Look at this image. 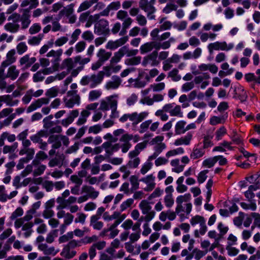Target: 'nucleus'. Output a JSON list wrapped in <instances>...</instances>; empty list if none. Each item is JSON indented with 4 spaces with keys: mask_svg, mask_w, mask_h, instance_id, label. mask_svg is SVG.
Listing matches in <instances>:
<instances>
[{
    "mask_svg": "<svg viewBox=\"0 0 260 260\" xmlns=\"http://www.w3.org/2000/svg\"><path fill=\"white\" fill-rule=\"evenodd\" d=\"M190 223L192 226L199 224L200 228L194 231V236L198 238L201 235H204L207 231V226L206 224L205 218L200 215L193 216L190 220Z\"/></svg>",
    "mask_w": 260,
    "mask_h": 260,
    "instance_id": "obj_3",
    "label": "nucleus"
},
{
    "mask_svg": "<svg viewBox=\"0 0 260 260\" xmlns=\"http://www.w3.org/2000/svg\"><path fill=\"white\" fill-rule=\"evenodd\" d=\"M37 59L35 57H30L29 54H25L20 58L19 63L22 70H25L30 68Z\"/></svg>",
    "mask_w": 260,
    "mask_h": 260,
    "instance_id": "obj_12",
    "label": "nucleus"
},
{
    "mask_svg": "<svg viewBox=\"0 0 260 260\" xmlns=\"http://www.w3.org/2000/svg\"><path fill=\"white\" fill-rule=\"evenodd\" d=\"M155 42H147L142 46L140 48V52L142 54L146 53L151 51L154 48H155Z\"/></svg>",
    "mask_w": 260,
    "mask_h": 260,
    "instance_id": "obj_42",
    "label": "nucleus"
},
{
    "mask_svg": "<svg viewBox=\"0 0 260 260\" xmlns=\"http://www.w3.org/2000/svg\"><path fill=\"white\" fill-rule=\"evenodd\" d=\"M164 203L167 208H171L173 206L174 200L172 194H168L164 197Z\"/></svg>",
    "mask_w": 260,
    "mask_h": 260,
    "instance_id": "obj_63",
    "label": "nucleus"
},
{
    "mask_svg": "<svg viewBox=\"0 0 260 260\" xmlns=\"http://www.w3.org/2000/svg\"><path fill=\"white\" fill-rule=\"evenodd\" d=\"M78 115L79 111L78 110H72L71 111L67 118L61 120V124L64 127H67L69 124H71L73 122L74 119Z\"/></svg>",
    "mask_w": 260,
    "mask_h": 260,
    "instance_id": "obj_26",
    "label": "nucleus"
},
{
    "mask_svg": "<svg viewBox=\"0 0 260 260\" xmlns=\"http://www.w3.org/2000/svg\"><path fill=\"white\" fill-rule=\"evenodd\" d=\"M222 28L223 25L221 23L213 25L211 22L205 24L203 27V29L205 31H209L212 29L214 32L219 31L222 29Z\"/></svg>",
    "mask_w": 260,
    "mask_h": 260,
    "instance_id": "obj_40",
    "label": "nucleus"
},
{
    "mask_svg": "<svg viewBox=\"0 0 260 260\" xmlns=\"http://www.w3.org/2000/svg\"><path fill=\"white\" fill-rule=\"evenodd\" d=\"M128 155L129 160L127 162V165L132 168H137L141 162V159L138 157V155L130 151Z\"/></svg>",
    "mask_w": 260,
    "mask_h": 260,
    "instance_id": "obj_23",
    "label": "nucleus"
},
{
    "mask_svg": "<svg viewBox=\"0 0 260 260\" xmlns=\"http://www.w3.org/2000/svg\"><path fill=\"white\" fill-rule=\"evenodd\" d=\"M165 87L166 84L164 82H158L150 85V89H152V91L154 92H160L163 90Z\"/></svg>",
    "mask_w": 260,
    "mask_h": 260,
    "instance_id": "obj_54",
    "label": "nucleus"
},
{
    "mask_svg": "<svg viewBox=\"0 0 260 260\" xmlns=\"http://www.w3.org/2000/svg\"><path fill=\"white\" fill-rule=\"evenodd\" d=\"M48 135L47 132L42 129L38 132L36 134L31 136L30 139L34 143L39 144L43 141L42 138L43 137H47Z\"/></svg>",
    "mask_w": 260,
    "mask_h": 260,
    "instance_id": "obj_27",
    "label": "nucleus"
},
{
    "mask_svg": "<svg viewBox=\"0 0 260 260\" xmlns=\"http://www.w3.org/2000/svg\"><path fill=\"white\" fill-rule=\"evenodd\" d=\"M38 248L43 251L46 255H55L58 251V250H55L54 247H48L45 244H41L38 246Z\"/></svg>",
    "mask_w": 260,
    "mask_h": 260,
    "instance_id": "obj_32",
    "label": "nucleus"
},
{
    "mask_svg": "<svg viewBox=\"0 0 260 260\" xmlns=\"http://www.w3.org/2000/svg\"><path fill=\"white\" fill-rule=\"evenodd\" d=\"M171 165L173 167L172 171L177 173L182 172L184 168V165L180 164L179 159H174L171 160Z\"/></svg>",
    "mask_w": 260,
    "mask_h": 260,
    "instance_id": "obj_41",
    "label": "nucleus"
},
{
    "mask_svg": "<svg viewBox=\"0 0 260 260\" xmlns=\"http://www.w3.org/2000/svg\"><path fill=\"white\" fill-rule=\"evenodd\" d=\"M53 116L50 115L44 118L43 120V127L46 129H50L54 125L53 121H51Z\"/></svg>",
    "mask_w": 260,
    "mask_h": 260,
    "instance_id": "obj_50",
    "label": "nucleus"
},
{
    "mask_svg": "<svg viewBox=\"0 0 260 260\" xmlns=\"http://www.w3.org/2000/svg\"><path fill=\"white\" fill-rule=\"evenodd\" d=\"M124 50L125 47H122L118 51L115 52L114 55L111 58L110 63L113 65L119 62L124 55Z\"/></svg>",
    "mask_w": 260,
    "mask_h": 260,
    "instance_id": "obj_31",
    "label": "nucleus"
},
{
    "mask_svg": "<svg viewBox=\"0 0 260 260\" xmlns=\"http://www.w3.org/2000/svg\"><path fill=\"white\" fill-rule=\"evenodd\" d=\"M117 98V95H113L106 98L107 102L108 103L109 107H110L111 110L117 109L118 104Z\"/></svg>",
    "mask_w": 260,
    "mask_h": 260,
    "instance_id": "obj_48",
    "label": "nucleus"
},
{
    "mask_svg": "<svg viewBox=\"0 0 260 260\" xmlns=\"http://www.w3.org/2000/svg\"><path fill=\"white\" fill-rule=\"evenodd\" d=\"M19 75V70L17 69L15 65H10L7 70L6 77L10 78L11 80H15Z\"/></svg>",
    "mask_w": 260,
    "mask_h": 260,
    "instance_id": "obj_29",
    "label": "nucleus"
},
{
    "mask_svg": "<svg viewBox=\"0 0 260 260\" xmlns=\"http://www.w3.org/2000/svg\"><path fill=\"white\" fill-rule=\"evenodd\" d=\"M90 112L86 110H83L81 112L80 117L78 118L76 124L78 125H81L84 124L87 121V118L90 115Z\"/></svg>",
    "mask_w": 260,
    "mask_h": 260,
    "instance_id": "obj_46",
    "label": "nucleus"
},
{
    "mask_svg": "<svg viewBox=\"0 0 260 260\" xmlns=\"http://www.w3.org/2000/svg\"><path fill=\"white\" fill-rule=\"evenodd\" d=\"M128 40V36H124L115 41H109L106 45L108 49L114 50L124 45Z\"/></svg>",
    "mask_w": 260,
    "mask_h": 260,
    "instance_id": "obj_17",
    "label": "nucleus"
},
{
    "mask_svg": "<svg viewBox=\"0 0 260 260\" xmlns=\"http://www.w3.org/2000/svg\"><path fill=\"white\" fill-rule=\"evenodd\" d=\"M205 153V151L203 148L195 147L190 153V157L194 160L203 157Z\"/></svg>",
    "mask_w": 260,
    "mask_h": 260,
    "instance_id": "obj_39",
    "label": "nucleus"
},
{
    "mask_svg": "<svg viewBox=\"0 0 260 260\" xmlns=\"http://www.w3.org/2000/svg\"><path fill=\"white\" fill-rule=\"evenodd\" d=\"M140 8L147 14V17L150 20L155 19V16L154 15L156 12V9L154 6L148 3V1L145 2H139Z\"/></svg>",
    "mask_w": 260,
    "mask_h": 260,
    "instance_id": "obj_10",
    "label": "nucleus"
},
{
    "mask_svg": "<svg viewBox=\"0 0 260 260\" xmlns=\"http://www.w3.org/2000/svg\"><path fill=\"white\" fill-rule=\"evenodd\" d=\"M158 52L157 51H154L151 53L145 56L142 62L143 67L150 66L151 67H156L159 64V61L157 59Z\"/></svg>",
    "mask_w": 260,
    "mask_h": 260,
    "instance_id": "obj_8",
    "label": "nucleus"
},
{
    "mask_svg": "<svg viewBox=\"0 0 260 260\" xmlns=\"http://www.w3.org/2000/svg\"><path fill=\"white\" fill-rule=\"evenodd\" d=\"M34 224L31 222H27L24 224L22 228V230L24 231L23 235L25 238L29 237L32 232L31 229Z\"/></svg>",
    "mask_w": 260,
    "mask_h": 260,
    "instance_id": "obj_47",
    "label": "nucleus"
},
{
    "mask_svg": "<svg viewBox=\"0 0 260 260\" xmlns=\"http://www.w3.org/2000/svg\"><path fill=\"white\" fill-rule=\"evenodd\" d=\"M126 215L125 214H122L118 211L114 212L112 215H109L108 212H105L103 216V219L107 221L115 220L114 222L110 226L109 230L115 229L126 218Z\"/></svg>",
    "mask_w": 260,
    "mask_h": 260,
    "instance_id": "obj_4",
    "label": "nucleus"
},
{
    "mask_svg": "<svg viewBox=\"0 0 260 260\" xmlns=\"http://www.w3.org/2000/svg\"><path fill=\"white\" fill-rule=\"evenodd\" d=\"M63 51L61 49L57 50H51L46 54L47 57H53L54 59L52 60V66L49 68H46L43 69L42 73L45 75L51 74L58 70L59 62L61 60V56L62 54Z\"/></svg>",
    "mask_w": 260,
    "mask_h": 260,
    "instance_id": "obj_2",
    "label": "nucleus"
},
{
    "mask_svg": "<svg viewBox=\"0 0 260 260\" xmlns=\"http://www.w3.org/2000/svg\"><path fill=\"white\" fill-rule=\"evenodd\" d=\"M81 193H85L88 199L94 200L96 199L100 192L93 186L89 185H84L81 188Z\"/></svg>",
    "mask_w": 260,
    "mask_h": 260,
    "instance_id": "obj_13",
    "label": "nucleus"
},
{
    "mask_svg": "<svg viewBox=\"0 0 260 260\" xmlns=\"http://www.w3.org/2000/svg\"><path fill=\"white\" fill-rule=\"evenodd\" d=\"M160 31V30L159 28H156L153 29L150 32V36L151 37L153 41H154L155 42H162L170 38L171 36V33L170 32H165L161 35H159Z\"/></svg>",
    "mask_w": 260,
    "mask_h": 260,
    "instance_id": "obj_14",
    "label": "nucleus"
},
{
    "mask_svg": "<svg viewBox=\"0 0 260 260\" xmlns=\"http://www.w3.org/2000/svg\"><path fill=\"white\" fill-rule=\"evenodd\" d=\"M227 116L224 115L222 117L213 116L210 118V123L212 125H215L219 123H223L225 122Z\"/></svg>",
    "mask_w": 260,
    "mask_h": 260,
    "instance_id": "obj_53",
    "label": "nucleus"
},
{
    "mask_svg": "<svg viewBox=\"0 0 260 260\" xmlns=\"http://www.w3.org/2000/svg\"><path fill=\"white\" fill-rule=\"evenodd\" d=\"M48 142L52 144V148L58 149L60 147L61 144L60 139V135H51L49 136Z\"/></svg>",
    "mask_w": 260,
    "mask_h": 260,
    "instance_id": "obj_35",
    "label": "nucleus"
},
{
    "mask_svg": "<svg viewBox=\"0 0 260 260\" xmlns=\"http://www.w3.org/2000/svg\"><path fill=\"white\" fill-rule=\"evenodd\" d=\"M139 207L142 213L145 215L144 216H141L139 221L140 223L143 220L145 221L143 225L142 235L146 237L151 233V229L149 227V222L154 218L156 213L155 211L152 210L150 203L146 200H142L139 205Z\"/></svg>",
    "mask_w": 260,
    "mask_h": 260,
    "instance_id": "obj_1",
    "label": "nucleus"
},
{
    "mask_svg": "<svg viewBox=\"0 0 260 260\" xmlns=\"http://www.w3.org/2000/svg\"><path fill=\"white\" fill-rule=\"evenodd\" d=\"M121 83V78L118 76L114 75L111 77V80L106 82L105 87L108 90L116 89L119 88Z\"/></svg>",
    "mask_w": 260,
    "mask_h": 260,
    "instance_id": "obj_16",
    "label": "nucleus"
},
{
    "mask_svg": "<svg viewBox=\"0 0 260 260\" xmlns=\"http://www.w3.org/2000/svg\"><path fill=\"white\" fill-rule=\"evenodd\" d=\"M0 101H3L7 106L10 107L17 105L19 103V100H13V97L9 94L0 96Z\"/></svg>",
    "mask_w": 260,
    "mask_h": 260,
    "instance_id": "obj_33",
    "label": "nucleus"
},
{
    "mask_svg": "<svg viewBox=\"0 0 260 260\" xmlns=\"http://www.w3.org/2000/svg\"><path fill=\"white\" fill-rule=\"evenodd\" d=\"M109 23L108 20L101 19L97 21L94 25V32L99 36H106L110 33L109 26Z\"/></svg>",
    "mask_w": 260,
    "mask_h": 260,
    "instance_id": "obj_5",
    "label": "nucleus"
},
{
    "mask_svg": "<svg viewBox=\"0 0 260 260\" xmlns=\"http://www.w3.org/2000/svg\"><path fill=\"white\" fill-rule=\"evenodd\" d=\"M148 112L146 111L142 112L140 113H138L137 112L133 113V124H137L141 122L148 116Z\"/></svg>",
    "mask_w": 260,
    "mask_h": 260,
    "instance_id": "obj_36",
    "label": "nucleus"
},
{
    "mask_svg": "<svg viewBox=\"0 0 260 260\" xmlns=\"http://www.w3.org/2000/svg\"><path fill=\"white\" fill-rule=\"evenodd\" d=\"M61 254L62 256L67 259H71L76 255V251L75 250H71L69 247H65L63 249Z\"/></svg>",
    "mask_w": 260,
    "mask_h": 260,
    "instance_id": "obj_49",
    "label": "nucleus"
},
{
    "mask_svg": "<svg viewBox=\"0 0 260 260\" xmlns=\"http://www.w3.org/2000/svg\"><path fill=\"white\" fill-rule=\"evenodd\" d=\"M74 67V62L72 58H68L63 59L61 64L59 63V70L66 69V71L69 73Z\"/></svg>",
    "mask_w": 260,
    "mask_h": 260,
    "instance_id": "obj_24",
    "label": "nucleus"
},
{
    "mask_svg": "<svg viewBox=\"0 0 260 260\" xmlns=\"http://www.w3.org/2000/svg\"><path fill=\"white\" fill-rule=\"evenodd\" d=\"M133 23V19L130 18L127 20L122 21V28L119 34V36H124L127 32V29L130 27Z\"/></svg>",
    "mask_w": 260,
    "mask_h": 260,
    "instance_id": "obj_45",
    "label": "nucleus"
},
{
    "mask_svg": "<svg viewBox=\"0 0 260 260\" xmlns=\"http://www.w3.org/2000/svg\"><path fill=\"white\" fill-rule=\"evenodd\" d=\"M90 77L91 87L93 88L101 83L104 78V74L102 72H99L96 75H92Z\"/></svg>",
    "mask_w": 260,
    "mask_h": 260,
    "instance_id": "obj_34",
    "label": "nucleus"
},
{
    "mask_svg": "<svg viewBox=\"0 0 260 260\" xmlns=\"http://www.w3.org/2000/svg\"><path fill=\"white\" fill-rule=\"evenodd\" d=\"M141 223L139 220L136 223H134L132 220L128 219L125 220L121 225L122 228H123L125 231H128L130 229H132L133 231H137L140 230Z\"/></svg>",
    "mask_w": 260,
    "mask_h": 260,
    "instance_id": "obj_22",
    "label": "nucleus"
},
{
    "mask_svg": "<svg viewBox=\"0 0 260 260\" xmlns=\"http://www.w3.org/2000/svg\"><path fill=\"white\" fill-rule=\"evenodd\" d=\"M49 98H42L38 99L35 102L32 103L27 109V112L30 113L36 110L37 109L41 107L44 105H47L49 103Z\"/></svg>",
    "mask_w": 260,
    "mask_h": 260,
    "instance_id": "obj_19",
    "label": "nucleus"
},
{
    "mask_svg": "<svg viewBox=\"0 0 260 260\" xmlns=\"http://www.w3.org/2000/svg\"><path fill=\"white\" fill-rule=\"evenodd\" d=\"M234 44L233 43H227L223 42H215L208 44L207 48L210 53H212L214 50H224L229 51L234 48Z\"/></svg>",
    "mask_w": 260,
    "mask_h": 260,
    "instance_id": "obj_7",
    "label": "nucleus"
},
{
    "mask_svg": "<svg viewBox=\"0 0 260 260\" xmlns=\"http://www.w3.org/2000/svg\"><path fill=\"white\" fill-rule=\"evenodd\" d=\"M30 18L29 10L28 9H24L20 20L21 23V28L22 29H25L29 26L31 23Z\"/></svg>",
    "mask_w": 260,
    "mask_h": 260,
    "instance_id": "obj_21",
    "label": "nucleus"
},
{
    "mask_svg": "<svg viewBox=\"0 0 260 260\" xmlns=\"http://www.w3.org/2000/svg\"><path fill=\"white\" fill-rule=\"evenodd\" d=\"M81 33V29L79 28H76L71 35V38L69 41V44H74L78 40Z\"/></svg>",
    "mask_w": 260,
    "mask_h": 260,
    "instance_id": "obj_57",
    "label": "nucleus"
},
{
    "mask_svg": "<svg viewBox=\"0 0 260 260\" xmlns=\"http://www.w3.org/2000/svg\"><path fill=\"white\" fill-rule=\"evenodd\" d=\"M102 147L106 152V155L108 157L112 155L114 152L118 151L120 147L119 144H112L111 142L103 143Z\"/></svg>",
    "mask_w": 260,
    "mask_h": 260,
    "instance_id": "obj_20",
    "label": "nucleus"
},
{
    "mask_svg": "<svg viewBox=\"0 0 260 260\" xmlns=\"http://www.w3.org/2000/svg\"><path fill=\"white\" fill-rule=\"evenodd\" d=\"M147 144V141L139 143L135 146L134 149L131 151V152L139 155L140 152L146 147Z\"/></svg>",
    "mask_w": 260,
    "mask_h": 260,
    "instance_id": "obj_52",
    "label": "nucleus"
},
{
    "mask_svg": "<svg viewBox=\"0 0 260 260\" xmlns=\"http://www.w3.org/2000/svg\"><path fill=\"white\" fill-rule=\"evenodd\" d=\"M77 93V90L69 91L67 92V95L68 96H71V98L69 99H66L64 100L65 106L66 107L72 108L75 104H79L80 98Z\"/></svg>",
    "mask_w": 260,
    "mask_h": 260,
    "instance_id": "obj_9",
    "label": "nucleus"
},
{
    "mask_svg": "<svg viewBox=\"0 0 260 260\" xmlns=\"http://www.w3.org/2000/svg\"><path fill=\"white\" fill-rule=\"evenodd\" d=\"M192 138V134L188 133L184 136L180 138L176 139L174 142V145L175 146L180 145H189Z\"/></svg>",
    "mask_w": 260,
    "mask_h": 260,
    "instance_id": "obj_25",
    "label": "nucleus"
},
{
    "mask_svg": "<svg viewBox=\"0 0 260 260\" xmlns=\"http://www.w3.org/2000/svg\"><path fill=\"white\" fill-rule=\"evenodd\" d=\"M184 205L185 207H183L182 204H177L175 210L177 214H179L182 212H184L187 215L190 214L192 209V204L190 203H187Z\"/></svg>",
    "mask_w": 260,
    "mask_h": 260,
    "instance_id": "obj_30",
    "label": "nucleus"
},
{
    "mask_svg": "<svg viewBox=\"0 0 260 260\" xmlns=\"http://www.w3.org/2000/svg\"><path fill=\"white\" fill-rule=\"evenodd\" d=\"M6 139L9 142H14L16 140V136L14 134H11L8 132H3L0 135V147L4 146L5 140Z\"/></svg>",
    "mask_w": 260,
    "mask_h": 260,
    "instance_id": "obj_28",
    "label": "nucleus"
},
{
    "mask_svg": "<svg viewBox=\"0 0 260 260\" xmlns=\"http://www.w3.org/2000/svg\"><path fill=\"white\" fill-rule=\"evenodd\" d=\"M134 232L129 234V231H124L120 235V239L122 241H126L129 238L131 242H135L139 240L141 237L140 229L133 231Z\"/></svg>",
    "mask_w": 260,
    "mask_h": 260,
    "instance_id": "obj_11",
    "label": "nucleus"
},
{
    "mask_svg": "<svg viewBox=\"0 0 260 260\" xmlns=\"http://www.w3.org/2000/svg\"><path fill=\"white\" fill-rule=\"evenodd\" d=\"M16 60V51L14 49H11L7 53L5 59L2 62V66L6 68L14 63Z\"/></svg>",
    "mask_w": 260,
    "mask_h": 260,
    "instance_id": "obj_15",
    "label": "nucleus"
},
{
    "mask_svg": "<svg viewBox=\"0 0 260 260\" xmlns=\"http://www.w3.org/2000/svg\"><path fill=\"white\" fill-rule=\"evenodd\" d=\"M140 181L146 184V186L144 188V190L146 191H151L155 187V177L152 174L147 175L142 178Z\"/></svg>",
    "mask_w": 260,
    "mask_h": 260,
    "instance_id": "obj_18",
    "label": "nucleus"
},
{
    "mask_svg": "<svg viewBox=\"0 0 260 260\" xmlns=\"http://www.w3.org/2000/svg\"><path fill=\"white\" fill-rule=\"evenodd\" d=\"M17 52L19 55H22L28 50V47L25 42L19 43L16 46Z\"/></svg>",
    "mask_w": 260,
    "mask_h": 260,
    "instance_id": "obj_56",
    "label": "nucleus"
},
{
    "mask_svg": "<svg viewBox=\"0 0 260 260\" xmlns=\"http://www.w3.org/2000/svg\"><path fill=\"white\" fill-rule=\"evenodd\" d=\"M186 122L184 120L178 121L175 126V133L176 135H181L186 132Z\"/></svg>",
    "mask_w": 260,
    "mask_h": 260,
    "instance_id": "obj_37",
    "label": "nucleus"
},
{
    "mask_svg": "<svg viewBox=\"0 0 260 260\" xmlns=\"http://www.w3.org/2000/svg\"><path fill=\"white\" fill-rule=\"evenodd\" d=\"M104 176V175L103 174L98 178L96 177L88 175L86 177L85 181L88 182L89 185L98 184L101 181Z\"/></svg>",
    "mask_w": 260,
    "mask_h": 260,
    "instance_id": "obj_55",
    "label": "nucleus"
},
{
    "mask_svg": "<svg viewBox=\"0 0 260 260\" xmlns=\"http://www.w3.org/2000/svg\"><path fill=\"white\" fill-rule=\"evenodd\" d=\"M191 195L187 193L183 195L179 196L176 200V204H183V202H188L190 200Z\"/></svg>",
    "mask_w": 260,
    "mask_h": 260,
    "instance_id": "obj_59",
    "label": "nucleus"
},
{
    "mask_svg": "<svg viewBox=\"0 0 260 260\" xmlns=\"http://www.w3.org/2000/svg\"><path fill=\"white\" fill-rule=\"evenodd\" d=\"M170 116H176L178 117H183V113L181 111V106L179 105L173 106L171 111H170Z\"/></svg>",
    "mask_w": 260,
    "mask_h": 260,
    "instance_id": "obj_51",
    "label": "nucleus"
},
{
    "mask_svg": "<svg viewBox=\"0 0 260 260\" xmlns=\"http://www.w3.org/2000/svg\"><path fill=\"white\" fill-rule=\"evenodd\" d=\"M35 153V150L33 148L21 149L19 152V155H23L26 154V156L20 159L17 166V168L19 169H22L23 168V164H26L31 160L34 158Z\"/></svg>",
    "mask_w": 260,
    "mask_h": 260,
    "instance_id": "obj_6",
    "label": "nucleus"
},
{
    "mask_svg": "<svg viewBox=\"0 0 260 260\" xmlns=\"http://www.w3.org/2000/svg\"><path fill=\"white\" fill-rule=\"evenodd\" d=\"M36 168L34 170L33 175L38 176L42 175L46 169V166L44 165L40 164L39 165L34 166Z\"/></svg>",
    "mask_w": 260,
    "mask_h": 260,
    "instance_id": "obj_58",
    "label": "nucleus"
},
{
    "mask_svg": "<svg viewBox=\"0 0 260 260\" xmlns=\"http://www.w3.org/2000/svg\"><path fill=\"white\" fill-rule=\"evenodd\" d=\"M152 162H145L140 170L141 174L143 175L146 174L152 168Z\"/></svg>",
    "mask_w": 260,
    "mask_h": 260,
    "instance_id": "obj_64",
    "label": "nucleus"
},
{
    "mask_svg": "<svg viewBox=\"0 0 260 260\" xmlns=\"http://www.w3.org/2000/svg\"><path fill=\"white\" fill-rule=\"evenodd\" d=\"M215 156L208 158L205 159L203 162V166L206 168H210L214 166L216 162Z\"/></svg>",
    "mask_w": 260,
    "mask_h": 260,
    "instance_id": "obj_61",
    "label": "nucleus"
},
{
    "mask_svg": "<svg viewBox=\"0 0 260 260\" xmlns=\"http://www.w3.org/2000/svg\"><path fill=\"white\" fill-rule=\"evenodd\" d=\"M18 144L17 142L14 143L12 145H5L3 149V152L4 154L14 152L17 148Z\"/></svg>",
    "mask_w": 260,
    "mask_h": 260,
    "instance_id": "obj_62",
    "label": "nucleus"
},
{
    "mask_svg": "<svg viewBox=\"0 0 260 260\" xmlns=\"http://www.w3.org/2000/svg\"><path fill=\"white\" fill-rule=\"evenodd\" d=\"M111 55L112 53L111 52H108L104 49H100L97 53V57L103 63L108 60Z\"/></svg>",
    "mask_w": 260,
    "mask_h": 260,
    "instance_id": "obj_38",
    "label": "nucleus"
},
{
    "mask_svg": "<svg viewBox=\"0 0 260 260\" xmlns=\"http://www.w3.org/2000/svg\"><path fill=\"white\" fill-rule=\"evenodd\" d=\"M48 158L47 154L43 151H39L36 155V158L32 160V164L34 166L39 165L41 160H44Z\"/></svg>",
    "mask_w": 260,
    "mask_h": 260,
    "instance_id": "obj_44",
    "label": "nucleus"
},
{
    "mask_svg": "<svg viewBox=\"0 0 260 260\" xmlns=\"http://www.w3.org/2000/svg\"><path fill=\"white\" fill-rule=\"evenodd\" d=\"M4 28L7 31L16 33L19 30L20 25L17 23L9 22L5 25Z\"/></svg>",
    "mask_w": 260,
    "mask_h": 260,
    "instance_id": "obj_43",
    "label": "nucleus"
},
{
    "mask_svg": "<svg viewBox=\"0 0 260 260\" xmlns=\"http://www.w3.org/2000/svg\"><path fill=\"white\" fill-rule=\"evenodd\" d=\"M133 199H128L126 201L123 202L120 206V210L121 212H123L130 208L134 203Z\"/></svg>",
    "mask_w": 260,
    "mask_h": 260,
    "instance_id": "obj_60",
    "label": "nucleus"
}]
</instances>
